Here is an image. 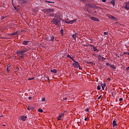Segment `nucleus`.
I'll return each mask as SVG.
<instances>
[{"instance_id": "nucleus-1", "label": "nucleus", "mask_w": 129, "mask_h": 129, "mask_svg": "<svg viewBox=\"0 0 129 129\" xmlns=\"http://www.w3.org/2000/svg\"><path fill=\"white\" fill-rule=\"evenodd\" d=\"M61 18H54L52 20V22L55 26H58L61 23Z\"/></svg>"}, {"instance_id": "nucleus-2", "label": "nucleus", "mask_w": 129, "mask_h": 129, "mask_svg": "<svg viewBox=\"0 0 129 129\" xmlns=\"http://www.w3.org/2000/svg\"><path fill=\"white\" fill-rule=\"evenodd\" d=\"M54 11V10L53 9L51 8L43 9V12H44V13H46L47 14H49V13H53Z\"/></svg>"}, {"instance_id": "nucleus-3", "label": "nucleus", "mask_w": 129, "mask_h": 129, "mask_svg": "<svg viewBox=\"0 0 129 129\" xmlns=\"http://www.w3.org/2000/svg\"><path fill=\"white\" fill-rule=\"evenodd\" d=\"M26 52H28V48H23L22 50L17 51V54H24Z\"/></svg>"}, {"instance_id": "nucleus-4", "label": "nucleus", "mask_w": 129, "mask_h": 129, "mask_svg": "<svg viewBox=\"0 0 129 129\" xmlns=\"http://www.w3.org/2000/svg\"><path fill=\"white\" fill-rule=\"evenodd\" d=\"M73 66H74L75 68H79L80 70H81V67L79 65V63L77 61H75V63L73 64Z\"/></svg>"}, {"instance_id": "nucleus-5", "label": "nucleus", "mask_w": 129, "mask_h": 129, "mask_svg": "<svg viewBox=\"0 0 129 129\" xmlns=\"http://www.w3.org/2000/svg\"><path fill=\"white\" fill-rule=\"evenodd\" d=\"M90 19H91L92 21H94V22H99V19L96 18L95 17H90Z\"/></svg>"}, {"instance_id": "nucleus-6", "label": "nucleus", "mask_w": 129, "mask_h": 129, "mask_svg": "<svg viewBox=\"0 0 129 129\" xmlns=\"http://www.w3.org/2000/svg\"><path fill=\"white\" fill-rule=\"evenodd\" d=\"M30 43H31V41H29L27 40H24V41H22V45H25V46H27V45H29V44H31Z\"/></svg>"}, {"instance_id": "nucleus-7", "label": "nucleus", "mask_w": 129, "mask_h": 129, "mask_svg": "<svg viewBox=\"0 0 129 129\" xmlns=\"http://www.w3.org/2000/svg\"><path fill=\"white\" fill-rule=\"evenodd\" d=\"M124 9H126V10H129V2H126L124 3Z\"/></svg>"}, {"instance_id": "nucleus-8", "label": "nucleus", "mask_w": 129, "mask_h": 129, "mask_svg": "<svg viewBox=\"0 0 129 129\" xmlns=\"http://www.w3.org/2000/svg\"><path fill=\"white\" fill-rule=\"evenodd\" d=\"M76 22V20H72L70 21H66V24H70V25H72V24H74V23H75Z\"/></svg>"}, {"instance_id": "nucleus-9", "label": "nucleus", "mask_w": 129, "mask_h": 129, "mask_svg": "<svg viewBox=\"0 0 129 129\" xmlns=\"http://www.w3.org/2000/svg\"><path fill=\"white\" fill-rule=\"evenodd\" d=\"M20 119L22 121H25L27 119V116L22 115L20 117Z\"/></svg>"}, {"instance_id": "nucleus-10", "label": "nucleus", "mask_w": 129, "mask_h": 129, "mask_svg": "<svg viewBox=\"0 0 129 129\" xmlns=\"http://www.w3.org/2000/svg\"><path fill=\"white\" fill-rule=\"evenodd\" d=\"M110 20H113V21H115L116 22H117L118 21V19L116 18L115 17H109Z\"/></svg>"}, {"instance_id": "nucleus-11", "label": "nucleus", "mask_w": 129, "mask_h": 129, "mask_svg": "<svg viewBox=\"0 0 129 129\" xmlns=\"http://www.w3.org/2000/svg\"><path fill=\"white\" fill-rule=\"evenodd\" d=\"M113 127H115V126H117V124H116V121H115V120H114L113 121Z\"/></svg>"}, {"instance_id": "nucleus-12", "label": "nucleus", "mask_w": 129, "mask_h": 129, "mask_svg": "<svg viewBox=\"0 0 129 129\" xmlns=\"http://www.w3.org/2000/svg\"><path fill=\"white\" fill-rule=\"evenodd\" d=\"M101 86L103 90H104V89L105 88V86H106V85H105V83L101 84Z\"/></svg>"}, {"instance_id": "nucleus-13", "label": "nucleus", "mask_w": 129, "mask_h": 129, "mask_svg": "<svg viewBox=\"0 0 129 129\" xmlns=\"http://www.w3.org/2000/svg\"><path fill=\"white\" fill-rule=\"evenodd\" d=\"M63 116H64V113H62V114H60L58 116V117L57 118L58 120H60L61 119V117H63Z\"/></svg>"}, {"instance_id": "nucleus-14", "label": "nucleus", "mask_w": 129, "mask_h": 129, "mask_svg": "<svg viewBox=\"0 0 129 129\" xmlns=\"http://www.w3.org/2000/svg\"><path fill=\"white\" fill-rule=\"evenodd\" d=\"M50 41L53 42L55 39V37H54V36L52 35L50 37Z\"/></svg>"}, {"instance_id": "nucleus-15", "label": "nucleus", "mask_w": 129, "mask_h": 129, "mask_svg": "<svg viewBox=\"0 0 129 129\" xmlns=\"http://www.w3.org/2000/svg\"><path fill=\"white\" fill-rule=\"evenodd\" d=\"M17 35H18V31H16L13 33H11V36H17Z\"/></svg>"}, {"instance_id": "nucleus-16", "label": "nucleus", "mask_w": 129, "mask_h": 129, "mask_svg": "<svg viewBox=\"0 0 129 129\" xmlns=\"http://www.w3.org/2000/svg\"><path fill=\"white\" fill-rule=\"evenodd\" d=\"M50 72H52V73H57V70H56L55 69H53V70H50Z\"/></svg>"}, {"instance_id": "nucleus-17", "label": "nucleus", "mask_w": 129, "mask_h": 129, "mask_svg": "<svg viewBox=\"0 0 129 129\" xmlns=\"http://www.w3.org/2000/svg\"><path fill=\"white\" fill-rule=\"evenodd\" d=\"M94 51L95 52L96 51H98V50H97V48H96V47L94 46V45H92Z\"/></svg>"}, {"instance_id": "nucleus-18", "label": "nucleus", "mask_w": 129, "mask_h": 129, "mask_svg": "<svg viewBox=\"0 0 129 129\" xmlns=\"http://www.w3.org/2000/svg\"><path fill=\"white\" fill-rule=\"evenodd\" d=\"M45 41H47V42H51V39L50 37H46Z\"/></svg>"}, {"instance_id": "nucleus-19", "label": "nucleus", "mask_w": 129, "mask_h": 129, "mask_svg": "<svg viewBox=\"0 0 129 129\" xmlns=\"http://www.w3.org/2000/svg\"><path fill=\"white\" fill-rule=\"evenodd\" d=\"M20 4H26V1L24 0H19Z\"/></svg>"}, {"instance_id": "nucleus-20", "label": "nucleus", "mask_w": 129, "mask_h": 129, "mask_svg": "<svg viewBox=\"0 0 129 129\" xmlns=\"http://www.w3.org/2000/svg\"><path fill=\"white\" fill-rule=\"evenodd\" d=\"M111 4H112V5H113V7H114V5H115V1H114V0H111Z\"/></svg>"}, {"instance_id": "nucleus-21", "label": "nucleus", "mask_w": 129, "mask_h": 129, "mask_svg": "<svg viewBox=\"0 0 129 129\" xmlns=\"http://www.w3.org/2000/svg\"><path fill=\"white\" fill-rule=\"evenodd\" d=\"M45 2H46V3H48V4H54L55 3L54 2H52V1H46Z\"/></svg>"}, {"instance_id": "nucleus-22", "label": "nucleus", "mask_w": 129, "mask_h": 129, "mask_svg": "<svg viewBox=\"0 0 129 129\" xmlns=\"http://www.w3.org/2000/svg\"><path fill=\"white\" fill-rule=\"evenodd\" d=\"M110 67H111V68H112V69H116V68H115V67H114V66L111 64L110 65Z\"/></svg>"}, {"instance_id": "nucleus-23", "label": "nucleus", "mask_w": 129, "mask_h": 129, "mask_svg": "<svg viewBox=\"0 0 129 129\" xmlns=\"http://www.w3.org/2000/svg\"><path fill=\"white\" fill-rule=\"evenodd\" d=\"M38 110L39 112H43V109H42V108H39Z\"/></svg>"}, {"instance_id": "nucleus-24", "label": "nucleus", "mask_w": 129, "mask_h": 129, "mask_svg": "<svg viewBox=\"0 0 129 129\" xmlns=\"http://www.w3.org/2000/svg\"><path fill=\"white\" fill-rule=\"evenodd\" d=\"M50 17H57L55 14H50Z\"/></svg>"}, {"instance_id": "nucleus-25", "label": "nucleus", "mask_w": 129, "mask_h": 129, "mask_svg": "<svg viewBox=\"0 0 129 129\" xmlns=\"http://www.w3.org/2000/svg\"><path fill=\"white\" fill-rule=\"evenodd\" d=\"M11 67V66H9L7 67V72L9 73L10 70H9V68H10Z\"/></svg>"}, {"instance_id": "nucleus-26", "label": "nucleus", "mask_w": 129, "mask_h": 129, "mask_svg": "<svg viewBox=\"0 0 129 129\" xmlns=\"http://www.w3.org/2000/svg\"><path fill=\"white\" fill-rule=\"evenodd\" d=\"M73 39H74V40H75V38H76V34H74L72 36Z\"/></svg>"}, {"instance_id": "nucleus-27", "label": "nucleus", "mask_w": 129, "mask_h": 129, "mask_svg": "<svg viewBox=\"0 0 129 129\" xmlns=\"http://www.w3.org/2000/svg\"><path fill=\"white\" fill-rule=\"evenodd\" d=\"M97 89L98 90H100L101 89V87L100 86H98Z\"/></svg>"}, {"instance_id": "nucleus-28", "label": "nucleus", "mask_w": 129, "mask_h": 129, "mask_svg": "<svg viewBox=\"0 0 129 129\" xmlns=\"http://www.w3.org/2000/svg\"><path fill=\"white\" fill-rule=\"evenodd\" d=\"M20 55H21L20 56V58H21L22 59H23V58H24V54H20Z\"/></svg>"}, {"instance_id": "nucleus-29", "label": "nucleus", "mask_w": 129, "mask_h": 129, "mask_svg": "<svg viewBox=\"0 0 129 129\" xmlns=\"http://www.w3.org/2000/svg\"><path fill=\"white\" fill-rule=\"evenodd\" d=\"M63 32H64V30L61 29L60 30V34H61V35H63Z\"/></svg>"}, {"instance_id": "nucleus-30", "label": "nucleus", "mask_w": 129, "mask_h": 129, "mask_svg": "<svg viewBox=\"0 0 129 129\" xmlns=\"http://www.w3.org/2000/svg\"><path fill=\"white\" fill-rule=\"evenodd\" d=\"M82 119H84V120L86 121L87 120V117L84 116V117L82 118Z\"/></svg>"}, {"instance_id": "nucleus-31", "label": "nucleus", "mask_w": 129, "mask_h": 129, "mask_svg": "<svg viewBox=\"0 0 129 129\" xmlns=\"http://www.w3.org/2000/svg\"><path fill=\"white\" fill-rule=\"evenodd\" d=\"M67 57H68V58H70V59H72V57H71V56H70L69 54H68Z\"/></svg>"}, {"instance_id": "nucleus-32", "label": "nucleus", "mask_w": 129, "mask_h": 129, "mask_svg": "<svg viewBox=\"0 0 129 129\" xmlns=\"http://www.w3.org/2000/svg\"><path fill=\"white\" fill-rule=\"evenodd\" d=\"M123 100V99L122 98H120L119 99V101H122Z\"/></svg>"}, {"instance_id": "nucleus-33", "label": "nucleus", "mask_w": 129, "mask_h": 129, "mask_svg": "<svg viewBox=\"0 0 129 129\" xmlns=\"http://www.w3.org/2000/svg\"><path fill=\"white\" fill-rule=\"evenodd\" d=\"M85 111H89V109L88 108H87L85 109Z\"/></svg>"}, {"instance_id": "nucleus-34", "label": "nucleus", "mask_w": 129, "mask_h": 129, "mask_svg": "<svg viewBox=\"0 0 129 129\" xmlns=\"http://www.w3.org/2000/svg\"><path fill=\"white\" fill-rule=\"evenodd\" d=\"M45 99H46V98H44V97L42 98V101H45Z\"/></svg>"}, {"instance_id": "nucleus-35", "label": "nucleus", "mask_w": 129, "mask_h": 129, "mask_svg": "<svg viewBox=\"0 0 129 129\" xmlns=\"http://www.w3.org/2000/svg\"><path fill=\"white\" fill-rule=\"evenodd\" d=\"M104 35H108V33H107V32H104Z\"/></svg>"}, {"instance_id": "nucleus-36", "label": "nucleus", "mask_w": 129, "mask_h": 129, "mask_svg": "<svg viewBox=\"0 0 129 129\" xmlns=\"http://www.w3.org/2000/svg\"><path fill=\"white\" fill-rule=\"evenodd\" d=\"M106 66H110L111 64H110V63H106Z\"/></svg>"}, {"instance_id": "nucleus-37", "label": "nucleus", "mask_w": 129, "mask_h": 129, "mask_svg": "<svg viewBox=\"0 0 129 129\" xmlns=\"http://www.w3.org/2000/svg\"><path fill=\"white\" fill-rule=\"evenodd\" d=\"M27 109H28V110H30V109H31L30 106H29L28 107Z\"/></svg>"}, {"instance_id": "nucleus-38", "label": "nucleus", "mask_w": 129, "mask_h": 129, "mask_svg": "<svg viewBox=\"0 0 129 129\" xmlns=\"http://www.w3.org/2000/svg\"><path fill=\"white\" fill-rule=\"evenodd\" d=\"M107 80L108 81H110V80H111V79L110 78H108Z\"/></svg>"}, {"instance_id": "nucleus-39", "label": "nucleus", "mask_w": 129, "mask_h": 129, "mask_svg": "<svg viewBox=\"0 0 129 129\" xmlns=\"http://www.w3.org/2000/svg\"><path fill=\"white\" fill-rule=\"evenodd\" d=\"M28 99H29V100H31V99H32V97H28Z\"/></svg>"}, {"instance_id": "nucleus-40", "label": "nucleus", "mask_w": 129, "mask_h": 129, "mask_svg": "<svg viewBox=\"0 0 129 129\" xmlns=\"http://www.w3.org/2000/svg\"><path fill=\"white\" fill-rule=\"evenodd\" d=\"M30 106V109H33L34 107H33L32 106Z\"/></svg>"}, {"instance_id": "nucleus-41", "label": "nucleus", "mask_w": 129, "mask_h": 129, "mask_svg": "<svg viewBox=\"0 0 129 129\" xmlns=\"http://www.w3.org/2000/svg\"><path fill=\"white\" fill-rule=\"evenodd\" d=\"M100 98H101V96H100L97 98V99H98V100H99V99H100Z\"/></svg>"}, {"instance_id": "nucleus-42", "label": "nucleus", "mask_w": 129, "mask_h": 129, "mask_svg": "<svg viewBox=\"0 0 129 129\" xmlns=\"http://www.w3.org/2000/svg\"><path fill=\"white\" fill-rule=\"evenodd\" d=\"M94 9H97L98 7L97 6H95L94 7Z\"/></svg>"}, {"instance_id": "nucleus-43", "label": "nucleus", "mask_w": 129, "mask_h": 129, "mask_svg": "<svg viewBox=\"0 0 129 129\" xmlns=\"http://www.w3.org/2000/svg\"><path fill=\"white\" fill-rule=\"evenodd\" d=\"M73 57H72V58H71L74 62H75V60H74V59H73Z\"/></svg>"}, {"instance_id": "nucleus-44", "label": "nucleus", "mask_w": 129, "mask_h": 129, "mask_svg": "<svg viewBox=\"0 0 129 129\" xmlns=\"http://www.w3.org/2000/svg\"><path fill=\"white\" fill-rule=\"evenodd\" d=\"M102 2H103V3H105L106 2V0H102Z\"/></svg>"}, {"instance_id": "nucleus-45", "label": "nucleus", "mask_w": 129, "mask_h": 129, "mask_svg": "<svg viewBox=\"0 0 129 129\" xmlns=\"http://www.w3.org/2000/svg\"><path fill=\"white\" fill-rule=\"evenodd\" d=\"M123 55H126V52H123Z\"/></svg>"}, {"instance_id": "nucleus-46", "label": "nucleus", "mask_w": 129, "mask_h": 129, "mask_svg": "<svg viewBox=\"0 0 129 129\" xmlns=\"http://www.w3.org/2000/svg\"><path fill=\"white\" fill-rule=\"evenodd\" d=\"M34 80V78H32L31 79H29V80Z\"/></svg>"}, {"instance_id": "nucleus-47", "label": "nucleus", "mask_w": 129, "mask_h": 129, "mask_svg": "<svg viewBox=\"0 0 129 129\" xmlns=\"http://www.w3.org/2000/svg\"><path fill=\"white\" fill-rule=\"evenodd\" d=\"M126 55H127L128 56H129V52H126Z\"/></svg>"}, {"instance_id": "nucleus-48", "label": "nucleus", "mask_w": 129, "mask_h": 129, "mask_svg": "<svg viewBox=\"0 0 129 129\" xmlns=\"http://www.w3.org/2000/svg\"><path fill=\"white\" fill-rule=\"evenodd\" d=\"M6 19V17H3L2 18V20H4V19Z\"/></svg>"}, {"instance_id": "nucleus-49", "label": "nucleus", "mask_w": 129, "mask_h": 129, "mask_svg": "<svg viewBox=\"0 0 129 129\" xmlns=\"http://www.w3.org/2000/svg\"><path fill=\"white\" fill-rule=\"evenodd\" d=\"M67 99V98L65 97V98H63V100H66Z\"/></svg>"}, {"instance_id": "nucleus-50", "label": "nucleus", "mask_w": 129, "mask_h": 129, "mask_svg": "<svg viewBox=\"0 0 129 129\" xmlns=\"http://www.w3.org/2000/svg\"><path fill=\"white\" fill-rule=\"evenodd\" d=\"M102 59H103V60H105V59H106V58H104V57L102 56Z\"/></svg>"}, {"instance_id": "nucleus-51", "label": "nucleus", "mask_w": 129, "mask_h": 129, "mask_svg": "<svg viewBox=\"0 0 129 129\" xmlns=\"http://www.w3.org/2000/svg\"><path fill=\"white\" fill-rule=\"evenodd\" d=\"M98 58H100L101 57V56L100 55L98 56Z\"/></svg>"}, {"instance_id": "nucleus-52", "label": "nucleus", "mask_w": 129, "mask_h": 129, "mask_svg": "<svg viewBox=\"0 0 129 129\" xmlns=\"http://www.w3.org/2000/svg\"><path fill=\"white\" fill-rule=\"evenodd\" d=\"M129 70V67L126 68V70L127 71V70Z\"/></svg>"}, {"instance_id": "nucleus-53", "label": "nucleus", "mask_w": 129, "mask_h": 129, "mask_svg": "<svg viewBox=\"0 0 129 129\" xmlns=\"http://www.w3.org/2000/svg\"><path fill=\"white\" fill-rule=\"evenodd\" d=\"M15 10H17V7H14Z\"/></svg>"}, {"instance_id": "nucleus-54", "label": "nucleus", "mask_w": 129, "mask_h": 129, "mask_svg": "<svg viewBox=\"0 0 129 129\" xmlns=\"http://www.w3.org/2000/svg\"><path fill=\"white\" fill-rule=\"evenodd\" d=\"M48 80H50V79L49 78H47Z\"/></svg>"}, {"instance_id": "nucleus-55", "label": "nucleus", "mask_w": 129, "mask_h": 129, "mask_svg": "<svg viewBox=\"0 0 129 129\" xmlns=\"http://www.w3.org/2000/svg\"><path fill=\"white\" fill-rule=\"evenodd\" d=\"M3 126H6V125L4 124V125H3Z\"/></svg>"}, {"instance_id": "nucleus-56", "label": "nucleus", "mask_w": 129, "mask_h": 129, "mask_svg": "<svg viewBox=\"0 0 129 129\" xmlns=\"http://www.w3.org/2000/svg\"><path fill=\"white\" fill-rule=\"evenodd\" d=\"M118 57L119 58V56H118Z\"/></svg>"}, {"instance_id": "nucleus-57", "label": "nucleus", "mask_w": 129, "mask_h": 129, "mask_svg": "<svg viewBox=\"0 0 129 129\" xmlns=\"http://www.w3.org/2000/svg\"><path fill=\"white\" fill-rule=\"evenodd\" d=\"M110 17H112V16H110Z\"/></svg>"}, {"instance_id": "nucleus-58", "label": "nucleus", "mask_w": 129, "mask_h": 129, "mask_svg": "<svg viewBox=\"0 0 129 129\" xmlns=\"http://www.w3.org/2000/svg\"><path fill=\"white\" fill-rule=\"evenodd\" d=\"M12 2H13V0H12Z\"/></svg>"}]
</instances>
